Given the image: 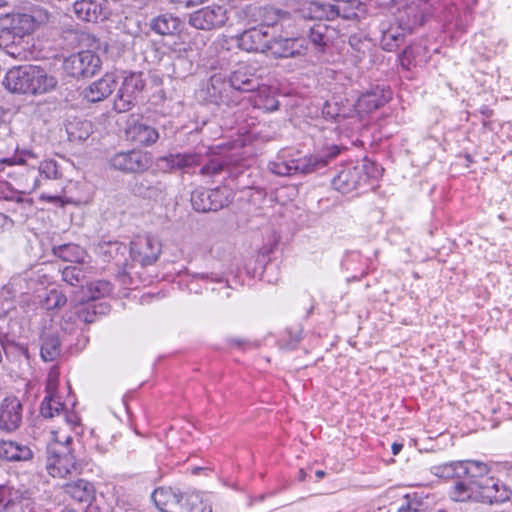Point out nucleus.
Here are the masks:
<instances>
[{"label": "nucleus", "mask_w": 512, "mask_h": 512, "mask_svg": "<svg viewBox=\"0 0 512 512\" xmlns=\"http://www.w3.org/2000/svg\"><path fill=\"white\" fill-rule=\"evenodd\" d=\"M510 490L492 478L456 482L452 497L456 501L474 500L482 503L498 504L510 499Z\"/></svg>", "instance_id": "f257e3e1"}, {"label": "nucleus", "mask_w": 512, "mask_h": 512, "mask_svg": "<svg viewBox=\"0 0 512 512\" xmlns=\"http://www.w3.org/2000/svg\"><path fill=\"white\" fill-rule=\"evenodd\" d=\"M341 150V147L331 145L317 154L301 160L272 162L269 164V169L272 173L279 176H290L296 172L303 174L313 173L327 166L331 160L339 155Z\"/></svg>", "instance_id": "f03ea898"}, {"label": "nucleus", "mask_w": 512, "mask_h": 512, "mask_svg": "<svg viewBox=\"0 0 512 512\" xmlns=\"http://www.w3.org/2000/svg\"><path fill=\"white\" fill-rule=\"evenodd\" d=\"M47 454L46 469L53 478L64 479L81 473L82 464L68 446L49 443Z\"/></svg>", "instance_id": "7ed1b4c3"}, {"label": "nucleus", "mask_w": 512, "mask_h": 512, "mask_svg": "<svg viewBox=\"0 0 512 512\" xmlns=\"http://www.w3.org/2000/svg\"><path fill=\"white\" fill-rule=\"evenodd\" d=\"M101 67V60L97 54L90 50L80 51L65 59L63 68L74 78L90 77L95 75Z\"/></svg>", "instance_id": "20e7f679"}, {"label": "nucleus", "mask_w": 512, "mask_h": 512, "mask_svg": "<svg viewBox=\"0 0 512 512\" xmlns=\"http://www.w3.org/2000/svg\"><path fill=\"white\" fill-rule=\"evenodd\" d=\"M231 201L230 191L226 187L217 189H196L191 195V204L198 212H210L222 209Z\"/></svg>", "instance_id": "39448f33"}, {"label": "nucleus", "mask_w": 512, "mask_h": 512, "mask_svg": "<svg viewBox=\"0 0 512 512\" xmlns=\"http://www.w3.org/2000/svg\"><path fill=\"white\" fill-rule=\"evenodd\" d=\"M47 20V14L41 11L36 12L35 15L26 13L12 14L6 17L5 21L7 24L3 26L1 31H7L11 36L21 41L24 36L34 32L40 24L45 23Z\"/></svg>", "instance_id": "423d86ee"}, {"label": "nucleus", "mask_w": 512, "mask_h": 512, "mask_svg": "<svg viewBox=\"0 0 512 512\" xmlns=\"http://www.w3.org/2000/svg\"><path fill=\"white\" fill-rule=\"evenodd\" d=\"M161 254V243L150 234L138 235L130 243L132 259L141 265H151L157 261Z\"/></svg>", "instance_id": "0eeeda50"}, {"label": "nucleus", "mask_w": 512, "mask_h": 512, "mask_svg": "<svg viewBox=\"0 0 512 512\" xmlns=\"http://www.w3.org/2000/svg\"><path fill=\"white\" fill-rule=\"evenodd\" d=\"M81 432L80 419L76 413L73 411L61 413L59 418L54 420V426L51 428L52 441L50 443L68 446L72 441V434L79 435Z\"/></svg>", "instance_id": "6e6552de"}, {"label": "nucleus", "mask_w": 512, "mask_h": 512, "mask_svg": "<svg viewBox=\"0 0 512 512\" xmlns=\"http://www.w3.org/2000/svg\"><path fill=\"white\" fill-rule=\"evenodd\" d=\"M226 20V10L222 6L212 5L193 12L189 24L196 29L212 30L223 26Z\"/></svg>", "instance_id": "1a4fd4ad"}, {"label": "nucleus", "mask_w": 512, "mask_h": 512, "mask_svg": "<svg viewBox=\"0 0 512 512\" xmlns=\"http://www.w3.org/2000/svg\"><path fill=\"white\" fill-rule=\"evenodd\" d=\"M271 35L265 26L253 27L238 37V46L247 52L265 53L269 49Z\"/></svg>", "instance_id": "9d476101"}, {"label": "nucleus", "mask_w": 512, "mask_h": 512, "mask_svg": "<svg viewBox=\"0 0 512 512\" xmlns=\"http://www.w3.org/2000/svg\"><path fill=\"white\" fill-rule=\"evenodd\" d=\"M110 164L114 169L123 172H140L150 166V157L148 153L136 150L120 152L111 158Z\"/></svg>", "instance_id": "9b49d317"}, {"label": "nucleus", "mask_w": 512, "mask_h": 512, "mask_svg": "<svg viewBox=\"0 0 512 512\" xmlns=\"http://www.w3.org/2000/svg\"><path fill=\"white\" fill-rule=\"evenodd\" d=\"M22 422V404L16 397H6L0 405V429L13 432Z\"/></svg>", "instance_id": "f8f14e48"}, {"label": "nucleus", "mask_w": 512, "mask_h": 512, "mask_svg": "<svg viewBox=\"0 0 512 512\" xmlns=\"http://www.w3.org/2000/svg\"><path fill=\"white\" fill-rule=\"evenodd\" d=\"M126 137L129 141L141 145L150 146L159 138L157 130L137 119H130L125 129Z\"/></svg>", "instance_id": "ddd939ff"}, {"label": "nucleus", "mask_w": 512, "mask_h": 512, "mask_svg": "<svg viewBox=\"0 0 512 512\" xmlns=\"http://www.w3.org/2000/svg\"><path fill=\"white\" fill-rule=\"evenodd\" d=\"M31 65L10 69L3 80L4 87L11 93L30 94Z\"/></svg>", "instance_id": "4468645a"}, {"label": "nucleus", "mask_w": 512, "mask_h": 512, "mask_svg": "<svg viewBox=\"0 0 512 512\" xmlns=\"http://www.w3.org/2000/svg\"><path fill=\"white\" fill-rule=\"evenodd\" d=\"M268 51L276 58L297 57L306 53L303 40L298 38L272 39Z\"/></svg>", "instance_id": "2eb2a0df"}, {"label": "nucleus", "mask_w": 512, "mask_h": 512, "mask_svg": "<svg viewBox=\"0 0 512 512\" xmlns=\"http://www.w3.org/2000/svg\"><path fill=\"white\" fill-rule=\"evenodd\" d=\"M116 85L115 76L113 74H106L84 90V98L92 103L102 101L115 90Z\"/></svg>", "instance_id": "dca6fc26"}, {"label": "nucleus", "mask_w": 512, "mask_h": 512, "mask_svg": "<svg viewBox=\"0 0 512 512\" xmlns=\"http://www.w3.org/2000/svg\"><path fill=\"white\" fill-rule=\"evenodd\" d=\"M30 94L42 95L56 89L58 81L55 76L49 74L39 66L31 65Z\"/></svg>", "instance_id": "f3484780"}, {"label": "nucleus", "mask_w": 512, "mask_h": 512, "mask_svg": "<svg viewBox=\"0 0 512 512\" xmlns=\"http://www.w3.org/2000/svg\"><path fill=\"white\" fill-rule=\"evenodd\" d=\"M152 500L162 512H180L183 498L171 487H160L154 490Z\"/></svg>", "instance_id": "a211bd4d"}, {"label": "nucleus", "mask_w": 512, "mask_h": 512, "mask_svg": "<svg viewBox=\"0 0 512 512\" xmlns=\"http://www.w3.org/2000/svg\"><path fill=\"white\" fill-rule=\"evenodd\" d=\"M229 86L220 77L213 76L206 88L205 99L218 106H233L236 102L229 96Z\"/></svg>", "instance_id": "6ab92c4d"}, {"label": "nucleus", "mask_w": 512, "mask_h": 512, "mask_svg": "<svg viewBox=\"0 0 512 512\" xmlns=\"http://www.w3.org/2000/svg\"><path fill=\"white\" fill-rule=\"evenodd\" d=\"M364 179L365 177L361 168L348 167L333 178L332 184L334 188L341 193H350L357 189Z\"/></svg>", "instance_id": "aec40b11"}, {"label": "nucleus", "mask_w": 512, "mask_h": 512, "mask_svg": "<svg viewBox=\"0 0 512 512\" xmlns=\"http://www.w3.org/2000/svg\"><path fill=\"white\" fill-rule=\"evenodd\" d=\"M63 490L65 494L79 503H90L94 499V486L84 479L66 483Z\"/></svg>", "instance_id": "412c9836"}, {"label": "nucleus", "mask_w": 512, "mask_h": 512, "mask_svg": "<svg viewBox=\"0 0 512 512\" xmlns=\"http://www.w3.org/2000/svg\"><path fill=\"white\" fill-rule=\"evenodd\" d=\"M380 30L382 34L380 43L382 48L387 51L395 50L400 42L403 41L406 33H408L399 24L392 25L386 22L381 23Z\"/></svg>", "instance_id": "4be33fe9"}, {"label": "nucleus", "mask_w": 512, "mask_h": 512, "mask_svg": "<svg viewBox=\"0 0 512 512\" xmlns=\"http://www.w3.org/2000/svg\"><path fill=\"white\" fill-rule=\"evenodd\" d=\"M398 24L410 33L415 27L424 23V14L417 4H410L398 10L396 16Z\"/></svg>", "instance_id": "5701e85b"}, {"label": "nucleus", "mask_w": 512, "mask_h": 512, "mask_svg": "<svg viewBox=\"0 0 512 512\" xmlns=\"http://www.w3.org/2000/svg\"><path fill=\"white\" fill-rule=\"evenodd\" d=\"M33 457L31 448L15 441L0 442V458L8 461H27Z\"/></svg>", "instance_id": "b1692460"}, {"label": "nucleus", "mask_w": 512, "mask_h": 512, "mask_svg": "<svg viewBox=\"0 0 512 512\" xmlns=\"http://www.w3.org/2000/svg\"><path fill=\"white\" fill-rule=\"evenodd\" d=\"M73 10L78 19L95 22L101 14V5L95 0H77Z\"/></svg>", "instance_id": "393cba45"}, {"label": "nucleus", "mask_w": 512, "mask_h": 512, "mask_svg": "<svg viewBox=\"0 0 512 512\" xmlns=\"http://www.w3.org/2000/svg\"><path fill=\"white\" fill-rule=\"evenodd\" d=\"M459 471L463 474L464 483L470 480H483L482 478L490 472L489 466L481 461L466 460L462 461Z\"/></svg>", "instance_id": "a878e982"}, {"label": "nucleus", "mask_w": 512, "mask_h": 512, "mask_svg": "<svg viewBox=\"0 0 512 512\" xmlns=\"http://www.w3.org/2000/svg\"><path fill=\"white\" fill-rule=\"evenodd\" d=\"M229 82L230 84L228 86L230 90L250 92L258 87L257 80L241 69L231 74Z\"/></svg>", "instance_id": "bb28decb"}, {"label": "nucleus", "mask_w": 512, "mask_h": 512, "mask_svg": "<svg viewBox=\"0 0 512 512\" xmlns=\"http://www.w3.org/2000/svg\"><path fill=\"white\" fill-rule=\"evenodd\" d=\"M54 254L66 262H84L86 251L76 244H65L53 248Z\"/></svg>", "instance_id": "cd10ccee"}, {"label": "nucleus", "mask_w": 512, "mask_h": 512, "mask_svg": "<svg viewBox=\"0 0 512 512\" xmlns=\"http://www.w3.org/2000/svg\"><path fill=\"white\" fill-rule=\"evenodd\" d=\"M310 17L315 19L333 20L340 16V5L323 4L319 2H312L309 5Z\"/></svg>", "instance_id": "c85d7f7f"}, {"label": "nucleus", "mask_w": 512, "mask_h": 512, "mask_svg": "<svg viewBox=\"0 0 512 512\" xmlns=\"http://www.w3.org/2000/svg\"><path fill=\"white\" fill-rule=\"evenodd\" d=\"M390 99V93L387 94L382 93L378 95L376 91L368 92L362 95L357 102V106L359 109L363 111H372L374 109H378L383 106Z\"/></svg>", "instance_id": "c756f323"}, {"label": "nucleus", "mask_w": 512, "mask_h": 512, "mask_svg": "<svg viewBox=\"0 0 512 512\" xmlns=\"http://www.w3.org/2000/svg\"><path fill=\"white\" fill-rule=\"evenodd\" d=\"M14 36H11L7 31H1L0 33V48L4 51L5 54L11 56L15 59H23L26 56V51L23 46L20 44L21 41L18 40L16 43L12 41Z\"/></svg>", "instance_id": "7c9ffc66"}, {"label": "nucleus", "mask_w": 512, "mask_h": 512, "mask_svg": "<svg viewBox=\"0 0 512 512\" xmlns=\"http://www.w3.org/2000/svg\"><path fill=\"white\" fill-rule=\"evenodd\" d=\"M166 162L170 169H185L200 163V158L196 154H176L161 159Z\"/></svg>", "instance_id": "2f4dec72"}, {"label": "nucleus", "mask_w": 512, "mask_h": 512, "mask_svg": "<svg viewBox=\"0 0 512 512\" xmlns=\"http://www.w3.org/2000/svg\"><path fill=\"white\" fill-rule=\"evenodd\" d=\"M68 410L65 405L59 400L57 396H45L41 404V414L44 418L57 419L61 413H67Z\"/></svg>", "instance_id": "473e14b6"}, {"label": "nucleus", "mask_w": 512, "mask_h": 512, "mask_svg": "<svg viewBox=\"0 0 512 512\" xmlns=\"http://www.w3.org/2000/svg\"><path fill=\"white\" fill-rule=\"evenodd\" d=\"M1 512H32V508L29 499L23 497L18 490H15L3 505Z\"/></svg>", "instance_id": "72a5a7b5"}, {"label": "nucleus", "mask_w": 512, "mask_h": 512, "mask_svg": "<svg viewBox=\"0 0 512 512\" xmlns=\"http://www.w3.org/2000/svg\"><path fill=\"white\" fill-rule=\"evenodd\" d=\"M134 191L141 197L157 200L163 195L165 187L160 182L152 185L149 181L143 180L136 183Z\"/></svg>", "instance_id": "f704fd0d"}, {"label": "nucleus", "mask_w": 512, "mask_h": 512, "mask_svg": "<svg viewBox=\"0 0 512 512\" xmlns=\"http://www.w3.org/2000/svg\"><path fill=\"white\" fill-rule=\"evenodd\" d=\"M151 28L161 35L172 34L177 29V19L167 14L160 15L153 20Z\"/></svg>", "instance_id": "c9c22d12"}, {"label": "nucleus", "mask_w": 512, "mask_h": 512, "mask_svg": "<svg viewBox=\"0 0 512 512\" xmlns=\"http://www.w3.org/2000/svg\"><path fill=\"white\" fill-rule=\"evenodd\" d=\"M328 27L323 23H315L309 29L310 42L319 49H323L329 42Z\"/></svg>", "instance_id": "e433bc0d"}, {"label": "nucleus", "mask_w": 512, "mask_h": 512, "mask_svg": "<svg viewBox=\"0 0 512 512\" xmlns=\"http://www.w3.org/2000/svg\"><path fill=\"white\" fill-rule=\"evenodd\" d=\"M60 354V341L58 337L49 335L44 337L41 346V357L44 361H53Z\"/></svg>", "instance_id": "4c0bfd02"}, {"label": "nucleus", "mask_w": 512, "mask_h": 512, "mask_svg": "<svg viewBox=\"0 0 512 512\" xmlns=\"http://www.w3.org/2000/svg\"><path fill=\"white\" fill-rule=\"evenodd\" d=\"M144 86L145 81L143 79L142 73H132L124 78L121 90L137 98L144 89Z\"/></svg>", "instance_id": "58836bf2"}, {"label": "nucleus", "mask_w": 512, "mask_h": 512, "mask_svg": "<svg viewBox=\"0 0 512 512\" xmlns=\"http://www.w3.org/2000/svg\"><path fill=\"white\" fill-rule=\"evenodd\" d=\"M126 246L118 241L102 242L98 246V251L104 256L106 261L117 260L118 256H123Z\"/></svg>", "instance_id": "ea45409f"}, {"label": "nucleus", "mask_w": 512, "mask_h": 512, "mask_svg": "<svg viewBox=\"0 0 512 512\" xmlns=\"http://www.w3.org/2000/svg\"><path fill=\"white\" fill-rule=\"evenodd\" d=\"M462 461L446 463L441 466L434 467V474L442 478H463V474L459 471Z\"/></svg>", "instance_id": "a19ab883"}, {"label": "nucleus", "mask_w": 512, "mask_h": 512, "mask_svg": "<svg viewBox=\"0 0 512 512\" xmlns=\"http://www.w3.org/2000/svg\"><path fill=\"white\" fill-rule=\"evenodd\" d=\"M180 512H212L210 506L204 504L198 496H188L180 506Z\"/></svg>", "instance_id": "79ce46f5"}, {"label": "nucleus", "mask_w": 512, "mask_h": 512, "mask_svg": "<svg viewBox=\"0 0 512 512\" xmlns=\"http://www.w3.org/2000/svg\"><path fill=\"white\" fill-rule=\"evenodd\" d=\"M136 99H137L136 97H134L131 94H128V93L124 92L120 88L119 92H118V95H117V98L114 101V108L119 113L126 112V111L130 110L133 107V105L135 104Z\"/></svg>", "instance_id": "37998d69"}, {"label": "nucleus", "mask_w": 512, "mask_h": 512, "mask_svg": "<svg viewBox=\"0 0 512 512\" xmlns=\"http://www.w3.org/2000/svg\"><path fill=\"white\" fill-rule=\"evenodd\" d=\"M340 8V16L347 20L358 19L361 16V14L364 13V4L362 3L361 0L359 7L351 3H342V5H340Z\"/></svg>", "instance_id": "c03bdc74"}, {"label": "nucleus", "mask_w": 512, "mask_h": 512, "mask_svg": "<svg viewBox=\"0 0 512 512\" xmlns=\"http://www.w3.org/2000/svg\"><path fill=\"white\" fill-rule=\"evenodd\" d=\"M288 12L276 9V8H264L263 9V21L265 27L275 25L279 20L288 17Z\"/></svg>", "instance_id": "a18cd8bd"}, {"label": "nucleus", "mask_w": 512, "mask_h": 512, "mask_svg": "<svg viewBox=\"0 0 512 512\" xmlns=\"http://www.w3.org/2000/svg\"><path fill=\"white\" fill-rule=\"evenodd\" d=\"M66 302V296L57 290H51L45 298V306L47 309H56L63 307L66 304Z\"/></svg>", "instance_id": "49530a36"}, {"label": "nucleus", "mask_w": 512, "mask_h": 512, "mask_svg": "<svg viewBox=\"0 0 512 512\" xmlns=\"http://www.w3.org/2000/svg\"><path fill=\"white\" fill-rule=\"evenodd\" d=\"M421 49L420 46H417V47H408L406 48L402 54L399 56V61H400V64L403 68L409 70L411 68L412 65H416L417 64V60H416V52L419 51Z\"/></svg>", "instance_id": "de8ad7c7"}, {"label": "nucleus", "mask_w": 512, "mask_h": 512, "mask_svg": "<svg viewBox=\"0 0 512 512\" xmlns=\"http://www.w3.org/2000/svg\"><path fill=\"white\" fill-rule=\"evenodd\" d=\"M83 277L82 270L75 266H69L63 269L62 278L69 285H77Z\"/></svg>", "instance_id": "09e8293b"}, {"label": "nucleus", "mask_w": 512, "mask_h": 512, "mask_svg": "<svg viewBox=\"0 0 512 512\" xmlns=\"http://www.w3.org/2000/svg\"><path fill=\"white\" fill-rule=\"evenodd\" d=\"M59 383V371L56 368H51L46 382V396H56Z\"/></svg>", "instance_id": "8fccbe9b"}, {"label": "nucleus", "mask_w": 512, "mask_h": 512, "mask_svg": "<svg viewBox=\"0 0 512 512\" xmlns=\"http://www.w3.org/2000/svg\"><path fill=\"white\" fill-rule=\"evenodd\" d=\"M91 298L96 299L108 295L111 292V284L107 281H97L90 285Z\"/></svg>", "instance_id": "3c124183"}, {"label": "nucleus", "mask_w": 512, "mask_h": 512, "mask_svg": "<svg viewBox=\"0 0 512 512\" xmlns=\"http://www.w3.org/2000/svg\"><path fill=\"white\" fill-rule=\"evenodd\" d=\"M404 502L400 505L397 512H419L421 503L415 496L407 494L403 498Z\"/></svg>", "instance_id": "603ef678"}, {"label": "nucleus", "mask_w": 512, "mask_h": 512, "mask_svg": "<svg viewBox=\"0 0 512 512\" xmlns=\"http://www.w3.org/2000/svg\"><path fill=\"white\" fill-rule=\"evenodd\" d=\"M224 167V162L216 159L210 160L209 163L205 164L200 173L204 176L216 175L222 171Z\"/></svg>", "instance_id": "864d4df0"}, {"label": "nucleus", "mask_w": 512, "mask_h": 512, "mask_svg": "<svg viewBox=\"0 0 512 512\" xmlns=\"http://www.w3.org/2000/svg\"><path fill=\"white\" fill-rule=\"evenodd\" d=\"M95 308H96L95 305L89 304L86 307H84L83 309H81L78 312L79 319L85 323H93L95 321V317L97 314Z\"/></svg>", "instance_id": "5fc2aeb1"}, {"label": "nucleus", "mask_w": 512, "mask_h": 512, "mask_svg": "<svg viewBox=\"0 0 512 512\" xmlns=\"http://www.w3.org/2000/svg\"><path fill=\"white\" fill-rule=\"evenodd\" d=\"M39 171L41 173L46 174L47 178L56 177V175H57L56 163L51 160L41 162L39 165Z\"/></svg>", "instance_id": "6e6d98bb"}, {"label": "nucleus", "mask_w": 512, "mask_h": 512, "mask_svg": "<svg viewBox=\"0 0 512 512\" xmlns=\"http://www.w3.org/2000/svg\"><path fill=\"white\" fill-rule=\"evenodd\" d=\"M28 158L36 159V155L31 151H26L22 153V156H14L5 161L9 164H27Z\"/></svg>", "instance_id": "4d7b16f0"}, {"label": "nucleus", "mask_w": 512, "mask_h": 512, "mask_svg": "<svg viewBox=\"0 0 512 512\" xmlns=\"http://www.w3.org/2000/svg\"><path fill=\"white\" fill-rule=\"evenodd\" d=\"M15 490L7 487V486H0V503H4L9 499L12 495V492Z\"/></svg>", "instance_id": "13d9d810"}, {"label": "nucleus", "mask_w": 512, "mask_h": 512, "mask_svg": "<svg viewBox=\"0 0 512 512\" xmlns=\"http://www.w3.org/2000/svg\"><path fill=\"white\" fill-rule=\"evenodd\" d=\"M264 107L269 111H274L278 109V103L274 99H269Z\"/></svg>", "instance_id": "bf43d9fd"}, {"label": "nucleus", "mask_w": 512, "mask_h": 512, "mask_svg": "<svg viewBox=\"0 0 512 512\" xmlns=\"http://www.w3.org/2000/svg\"><path fill=\"white\" fill-rule=\"evenodd\" d=\"M9 221L10 219L6 215L0 213V230L4 228Z\"/></svg>", "instance_id": "052dcab7"}, {"label": "nucleus", "mask_w": 512, "mask_h": 512, "mask_svg": "<svg viewBox=\"0 0 512 512\" xmlns=\"http://www.w3.org/2000/svg\"><path fill=\"white\" fill-rule=\"evenodd\" d=\"M402 444H399V443H394L392 445V452L394 455H397L401 450H402Z\"/></svg>", "instance_id": "680f3d73"}, {"label": "nucleus", "mask_w": 512, "mask_h": 512, "mask_svg": "<svg viewBox=\"0 0 512 512\" xmlns=\"http://www.w3.org/2000/svg\"><path fill=\"white\" fill-rule=\"evenodd\" d=\"M41 199H46L49 202H56V201L60 200V198L58 196H46V195H41Z\"/></svg>", "instance_id": "e2e57ef3"}, {"label": "nucleus", "mask_w": 512, "mask_h": 512, "mask_svg": "<svg viewBox=\"0 0 512 512\" xmlns=\"http://www.w3.org/2000/svg\"><path fill=\"white\" fill-rule=\"evenodd\" d=\"M102 432V428L101 427H96V428H93L91 430V434L96 438L98 439L99 438V433Z\"/></svg>", "instance_id": "0e129e2a"}, {"label": "nucleus", "mask_w": 512, "mask_h": 512, "mask_svg": "<svg viewBox=\"0 0 512 512\" xmlns=\"http://www.w3.org/2000/svg\"><path fill=\"white\" fill-rule=\"evenodd\" d=\"M324 475H325V472H324V471H322V470H318V471L316 472V476H317V477H319V478H322Z\"/></svg>", "instance_id": "69168bd1"}, {"label": "nucleus", "mask_w": 512, "mask_h": 512, "mask_svg": "<svg viewBox=\"0 0 512 512\" xmlns=\"http://www.w3.org/2000/svg\"><path fill=\"white\" fill-rule=\"evenodd\" d=\"M7 5V1L6 0H0V8L4 7Z\"/></svg>", "instance_id": "338daca9"}, {"label": "nucleus", "mask_w": 512, "mask_h": 512, "mask_svg": "<svg viewBox=\"0 0 512 512\" xmlns=\"http://www.w3.org/2000/svg\"><path fill=\"white\" fill-rule=\"evenodd\" d=\"M305 478V472L300 470V479L303 480Z\"/></svg>", "instance_id": "774afa93"}]
</instances>
